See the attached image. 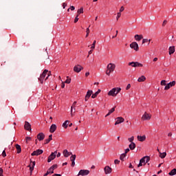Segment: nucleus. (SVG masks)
<instances>
[{
  "label": "nucleus",
  "mask_w": 176,
  "mask_h": 176,
  "mask_svg": "<svg viewBox=\"0 0 176 176\" xmlns=\"http://www.w3.org/2000/svg\"><path fill=\"white\" fill-rule=\"evenodd\" d=\"M47 72H49V70L45 69L43 72L41 74L40 77L38 78L39 82H41V84L43 83V80H45V78H46V75H47Z\"/></svg>",
  "instance_id": "1"
},
{
  "label": "nucleus",
  "mask_w": 176,
  "mask_h": 176,
  "mask_svg": "<svg viewBox=\"0 0 176 176\" xmlns=\"http://www.w3.org/2000/svg\"><path fill=\"white\" fill-rule=\"evenodd\" d=\"M90 174V170H86V169H81L78 174V176L81 175V176H86L89 175Z\"/></svg>",
  "instance_id": "2"
},
{
  "label": "nucleus",
  "mask_w": 176,
  "mask_h": 176,
  "mask_svg": "<svg viewBox=\"0 0 176 176\" xmlns=\"http://www.w3.org/2000/svg\"><path fill=\"white\" fill-rule=\"evenodd\" d=\"M152 116L146 112H145L142 116V120H151Z\"/></svg>",
  "instance_id": "3"
},
{
  "label": "nucleus",
  "mask_w": 176,
  "mask_h": 176,
  "mask_svg": "<svg viewBox=\"0 0 176 176\" xmlns=\"http://www.w3.org/2000/svg\"><path fill=\"white\" fill-rule=\"evenodd\" d=\"M56 155H57V151L51 153V155L48 157L47 162L50 163V162H52V160H54V159H56Z\"/></svg>",
  "instance_id": "4"
},
{
  "label": "nucleus",
  "mask_w": 176,
  "mask_h": 176,
  "mask_svg": "<svg viewBox=\"0 0 176 176\" xmlns=\"http://www.w3.org/2000/svg\"><path fill=\"white\" fill-rule=\"evenodd\" d=\"M130 47L131 49H133L135 50V52H138L140 47H138V43L137 42H133L132 43L130 44Z\"/></svg>",
  "instance_id": "5"
},
{
  "label": "nucleus",
  "mask_w": 176,
  "mask_h": 176,
  "mask_svg": "<svg viewBox=\"0 0 176 176\" xmlns=\"http://www.w3.org/2000/svg\"><path fill=\"white\" fill-rule=\"evenodd\" d=\"M129 65H131V67H133L134 68L137 67H144V65L138 62H130L128 64Z\"/></svg>",
  "instance_id": "6"
},
{
  "label": "nucleus",
  "mask_w": 176,
  "mask_h": 176,
  "mask_svg": "<svg viewBox=\"0 0 176 176\" xmlns=\"http://www.w3.org/2000/svg\"><path fill=\"white\" fill-rule=\"evenodd\" d=\"M42 153H43V150L42 149H37L36 151H34L31 155L32 156H39V155H42Z\"/></svg>",
  "instance_id": "7"
},
{
  "label": "nucleus",
  "mask_w": 176,
  "mask_h": 176,
  "mask_svg": "<svg viewBox=\"0 0 176 176\" xmlns=\"http://www.w3.org/2000/svg\"><path fill=\"white\" fill-rule=\"evenodd\" d=\"M115 68H116V65L113 63H109V65H107V69H109L112 72L115 71Z\"/></svg>",
  "instance_id": "8"
},
{
  "label": "nucleus",
  "mask_w": 176,
  "mask_h": 176,
  "mask_svg": "<svg viewBox=\"0 0 176 176\" xmlns=\"http://www.w3.org/2000/svg\"><path fill=\"white\" fill-rule=\"evenodd\" d=\"M82 69H83V67H82L80 65H77L74 67V72H77L78 74H79Z\"/></svg>",
  "instance_id": "9"
},
{
  "label": "nucleus",
  "mask_w": 176,
  "mask_h": 176,
  "mask_svg": "<svg viewBox=\"0 0 176 176\" xmlns=\"http://www.w3.org/2000/svg\"><path fill=\"white\" fill-rule=\"evenodd\" d=\"M116 120L115 126L120 124V123H123V122H124V118H123V117H118L116 118Z\"/></svg>",
  "instance_id": "10"
},
{
  "label": "nucleus",
  "mask_w": 176,
  "mask_h": 176,
  "mask_svg": "<svg viewBox=\"0 0 176 176\" xmlns=\"http://www.w3.org/2000/svg\"><path fill=\"white\" fill-rule=\"evenodd\" d=\"M104 171L106 175L111 174V173H112V168H111L109 166H106L104 168Z\"/></svg>",
  "instance_id": "11"
},
{
  "label": "nucleus",
  "mask_w": 176,
  "mask_h": 176,
  "mask_svg": "<svg viewBox=\"0 0 176 176\" xmlns=\"http://www.w3.org/2000/svg\"><path fill=\"white\" fill-rule=\"evenodd\" d=\"M173 86H175V81H172L169 83H168L164 88V90H168L170 87H173Z\"/></svg>",
  "instance_id": "12"
},
{
  "label": "nucleus",
  "mask_w": 176,
  "mask_h": 176,
  "mask_svg": "<svg viewBox=\"0 0 176 176\" xmlns=\"http://www.w3.org/2000/svg\"><path fill=\"white\" fill-rule=\"evenodd\" d=\"M91 94H93V91L91 90H88L85 98V101H89V98L91 97Z\"/></svg>",
  "instance_id": "13"
},
{
  "label": "nucleus",
  "mask_w": 176,
  "mask_h": 176,
  "mask_svg": "<svg viewBox=\"0 0 176 176\" xmlns=\"http://www.w3.org/2000/svg\"><path fill=\"white\" fill-rule=\"evenodd\" d=\"M25 130H27L28 131H31L32 129H31V124H30V122L25 121Z\"/></svg>",
  "instance_id": "14"
},
{
  "label": "nucleus",
  "mask_w": 176,
  "mask_h": 176,
  "mask_svg": "<svg viewBox=\"0 0 176 176\" xmlns=\"http://www.w3.org/2000/svg\"><path fill=\"white\" fill-rule=\"evenodd\" d=\"M63 154L65 157H68L69 156H72V152H69L68 150L65 149L63 151Z\"/></svg>",
  "instance_id": "15"
},
{
  "label": "nucleus",
  "mask_w": 176,
  "mask_h": 176,
  "mask_svg": "<svg viewBox=\"0 0 176 176\" xmlns=\"http://www.w3.org/2000/svg\"><path fill=\"white\" fill-rule=\"evenodd\" d=\"M37 139L38 141H43L45 140V134L43 133H40L37 135Z\"/></svg>",
  "instance_id": "16"
},
{
  "label": "nucleus",
  "mask_w": 176,
  "mask_h": 176,
  "mask_svg": "<svg viewBox=\"0 0 176 176\" xmlns=\"http://www.w3.org/2000/svg\"><path fill=\"white\" fill-rule=\"evenodd\" d=\"M76 159V155H72L70 157V160L72 162V167H74L75 166V160Z\"/></svg>",
  "instance_id": "17"
},
{
  "label": "nucleus",
  "mask_w": 176,
  "mask_h": 176,
  "mask_svg": "<svg viewBox=\"0 0 176 176\" xmlns=\"http://www.w3.org/2000/svg\"><path fill=\"white\" fill-rule=\"evenodd\" d=\"M108 96H112L113 97H115L116 95V88H113L109 93Z\"/></svg>",
  "instance_id": "18"
},
{
  "label": "nucleus",
  "mask_w": 176,
  "mask_h": 176,
  "mask_svg": "<svg viewBox=\"0 0 176 176\" xmlns=\"http://www.w3.org/2000/svg\"><path fill=\"white\" fill-rule=\"evenodd\" d=\"M56 130H57V126L55 124H52L50 128V132L54 133Z\"/></svg>",
  "instance_id": "19"
},
{
  "label": "nucleus",
  "mask_w": 176,
  "mask_h": 176,
  "mask_svg": "<svg viewBox=\"0 0 176 176\" xmlns=\"http://www.w3.org/2000/svg\"><path fill=\"white\" fill-rule=\"evenodd\" d=\"M137 138H138V141H140V142H144V141H145V140H146V136L138 135Z\"/></svg>",
  "instance_id": "20"
},
{
  "label": "nucleus",
  "mask_w": 176,
  "mask_h": 176,
  "mask_svg": "<svg viewBox=\"0 0 176 176\" xmlns=\"http://www.w3.org/2000/svg\"><path fill=\"white\" fill-rule=\"evenodd\" d=\"M32 165H29L28 167H30V174H32V171H34V167H35V162L31 161Z\"/></svg>",
  "instance_id": "21"
},
{
  "label": "nucleus",
  "mask_w": 176,
  "mask_h": 176,
  "mask_svg": "<svg viewBox=\"0 0 176 176\" xmlns=\"http://www.w3.org/2000/svg\"><path fill=\"white\" fill-rule=\"evenodd\" d=\"M134 38H135V41H138V42H140V41H141V39L144 38V36L142 34H140V35L136 34V35H135Z\"/></svg>",
  "instance_id": "22"
},
{
  "label": "nucleus",
  "mask_w": 176,
  "mask_h": 176,
  "mask_svg": "<svg viewBox=\"0 0 176 176\" xmlns=\"http://www.w3.org/2000/svg\"><path fill=\"white\" fill-rule=\"evenodd\" d=\"M145 159H146V157H142L140 160V163L138 165V167H141L142 166V163H144V164H146L145 163Z\"/></svg>",
  "instance_id": "23"
},
{
  "label": "nucleus",
  "mask_w": 176,
  "mask_h": 176,
  "mask_svg": "<svg viewBox=\"0 0 176 176\" xmlns=\"http://www.w3.org/2000/svg\"><path fill=\"white\" fill-rule=\"evenodd\" d=\"M175 52V47L172 46L169 47V54H174V52Z\"/></svg>",
  "instance_id": "24"
},
{
  "label": "nucleus",
  "mask_w": 176,
  "mask_h": 176,
  "mask_svg": "<svg viewBox=\"0 0 176 176\" xmlns=\"http://www.w3.org/2000/svg\"><path fill=\"white\" fill-rule=\"evenodd\" d=\"M53 135H50L48 139L45 140V144H49L53 140Z\"/></svg>",
  "instance_id": "25"
},
{
  "label": "nucleus",
  "mask_w": 176,
  "mask_h": 176,
  "mask_svg": "<svg viewBox=\"0 0 176 176\" xmlns=\"http://www.w3.org/2000/svg\"><path fill=\"white\" fill-rule=\"evenodd\" d=\"M129 149H131V151H134V149H135V143L132 142L129 144Z\"/></svg>",
  "instance_id": "26"
},
{
  "label": "nucleus",
  "mask_w": 176,
  "mask_h": 176,
  "mask_svg": "<svg viewBox=\"0 0 176 176\" xmlns=\"http://www.w3.org/2000/svg\"><path fill=\"white\" fill-rule=\"evenodd\" d=\"M100 93H101V90L98 89V91H96L95 94H92L91 98H96V97H97L98 96V94H100Z\"/></svg>",
  "instance_id": "27"
},
{
  "label": "nucleus",
  "mask_w": 176,
  "mask_h": 176,
  "mask_svg": "<svg viewBox=\"0 0 176 176\" xmlns=\"http://www.w3.org/2000/svg\"><path fill=\"white\" fill-rule=\"evenodd\" d=\"M146 80V78L144 76H142L138 79V82H145Z\"/></svg>",
  "instance_id": "28"
},
{
  "label": "nucleus",
  "mask_w": 176,
  "mask_h": 176,
  "mask_svg": "<svg viewBox=\"0 0 176 176\" xmlns=\"http://www.w3.org/2000/svg\"><path fill=\"white\" fill-rule=\"evenodd\" d=\"M54 172L53 171V169L52 168H49L48 170L47 171V173L45 174H44V176H47L49 175V174H53Z\"/></svg>",
  "instance_id": "29"
},
{
  "label": "nucleus",
  "mask_w": 176,
  "mask_h": 176,
  "mask_svg": "<svg viewBox=\"0 0 176 176\" xmlns=\"http://www.w3.org/2000/svg\"><path fill=\"white\" fill-rule=\"evenodd\" d=\"M166 156H167V153L166 152H164V153L160 152V157H161V159H164Z\"/></svg>",
  "instance_id": "30"
},
{
  "label": "nucleus",
  "mask_w": 176,
  "mask_h": 176,
  "mask_svg": "<svg viewBox=\"0 0 176 176\" xmlns=\"http://www.w3.org/2000/svg\"><path fill=\"white\" fill-rule=\"evenodd\" d=\"M115 112V107H113L111 110L109 111V113L105 116V118L109 116L111 113H113Z\"/></svg>",
  "instance_id": "31"
},
{
  "label": "nucleus",
  "mask_w": 176,
  "mask_h": 176,
  "mask_svg": "<svg viewBox=\"0 0 176 176\" xmlns=\"http://www.w3.org/2000/svg\"><path fill=\"white\" fill-rule=\"evenodd\" d=\"M15 146L17 150V153H21V146L19 144H16Z\"/></svg>",
  "instance_id": "32"
},
{
  "label": "nucleus",
  "mask_w": 176,
  "mask_h": 176,
  "mask_svg": "<svg viewBox=\"0 0 176 176\" xmlns=\"http://www.w3.org/2000/svg\"><path fill=\"white\" fill-rule=\"evenodd\" d=\"M68 123H69V120H66L63 124V127L65 129H67L68 127Z\"/></svg>",
  "instance_id": "33"
},
{
  "label": "nucleus",
  "mask_w": 176,
  "mask_h": 176,
  "mask_svg": "<svg viewBox=\"0 0 176 176\" xmlns=\"http://www.w3.org/2000/svg\"><path fill=\"white\" fill-rule=\"evenodd\" d=\"M176 175V169L173 168L170 173L169 175Z\"/></svg>",
  "instance_id": "34"
},
{
  "label": "nucleus",
  "mask_w": 176,
  "mask_h": 176,
  "mask_svg": "<svg viewBox=\"0 0 176 176\" xmlns=\"http://www.w3.org/2000/svg\"><path fill=\"white\" fill-rule=\"evenodd\" d=\"M124 157H126V153H122L121 154L120 157V160H124Z\"/></svg>",
  "instance_id": "35"
},
{
  "label": "nucleus",
  "mask_w": 176,
  "mask_h": 176,
  "mask_svg": "<svg viewBox=\"0 0 176 176\" xmlns=\"http://www.w3.org/2000/svg\"><path fill=\"white\" fill-rule=\"evenodd\" d=\"M75 105H76V101H75V102H73V104H72V107H71V109H72V112L73 111V109H74V112H75Z\"/></svg>",
  "instance_id": "36"
},
{
  "label": "nucleus",
  "mask_w": 176,
  "mask_h": 176,
  "mask_svg": "<svg viewBox=\"0 0 176 176\" xmlns=\"http://www.w3.org/2000/svg\"><path fill=\"white\" fill-rule=\"evenodd\" d=\"M96 42H97L96 41H94L93 44L91 45V49H92V50L96 49Z\"/></svg>",
  "instance_id": "37"
},
{
  "label": "nucleus",
  "mask_w": 176,
  "mask_h": 176,
  "mask_svg": "<svg viewBox=\"0 0 176 176\" xmlns=\"http://www.w3.org/2000/svg\"><path fill=\"white\" fill-rule=\"evenodd\" d=\"M50 168H52V171L54 172V170H56V168H57V164H54Z\"/></svg>",
  "instance_id": "38"
},
{
  "label": "nucleus",
  "mask_w": 176,
  "mask_h": 176,
  "mask_svg": "<svg viewBox=\"0 0 176 176\" xmlns=\"http://www.w3.org/2000/svg\"><path fill=\"white\" fill-rule=\"evenodd\" d=\"M78 14H80V13H83V8H80L77 11Z\"/></svg>",
  "instance_id": "39"
},
{
  "label": "nucleus",
  "mask_w": 176,
  "mask_h": 176,
  "mask_svg": "<svg viewBox=\"0 0 176 176\" xmlns=\"http://www.w3.org/2000/svg\"><path fill=\"white\" fill-rule=\"evenodd\" d=\"M47 74V76L45 78V80H47V79H49V76H51L52 75V72H48Z\"/></svg>",
  "instance_id": "40"
},
{
  "label": "nucleus",
  "mask_w": 176,
  "mask_h": 176,
  "mask_svg": "<svg viewBox=\"0 0 176 176\" xmlns=\"http://www.w3.org/2000/svg\"><path fill=\"white\" fill-rule=\"evenodd\" d=\"M128 141H129V142H131V144H132L133 141H134V136H132L131 138H129L128 139Z\"/></svg>",
  "instance_id": "41"
},
{
  "label": "nucleus",
  "mask_w": 176,
  "mask_h": 176,
  "mask_svg": "<svg viewBox=\"0 0 176 176\" xmlns=\"http://www.w3.org/2000/svg\"><path fill=\"white\" fill-rule=\"evenodd\" d=\"M145 163H148L150 160H151V158L148 156H145Z\"/></svg>",
  "instance_id": "42"
},
{
  "label": "nucleus",
  "mask_w": 176,
  "mask_h": 176,
  "mask_svg": "<svg viewBox=\"0 0 176 176\" xmlns=\"http://www.w3.org/2000/svg\"><path fill=\"white\" fill-rule=\"evenodd\" d=\"M116 89V94L117 95L118 93H120V91L122 90V89H120V87H117Z\"/></svg>",
  "instance_id": "43"
},
{
  "label": "nucleus",
  "mask_w": 176,
  "mask_h": 176,
  "mask_svg": "<svg viewBox=\"0 0 176 176\" xmlns=\"http://www.w3.org/2000/svg\"><path fill=\"white\" fill-rule=\"evenodd\" d=\"M122 16V13L118 12L117 13V17H116V20H119V19H120V16Z\"/></svg>",
  "instance_id": "44"
},
{
  "label": "nucleus",
  "mask_w": 176,
  "mask_h": 176,
  "mask_svg": "<svg viewBox=\"0 0 176 176\" xmlns=\"http://www.w3.org/2000/svg\"><path fill=\"white\" fill-rule=\"evenodd\" d=\"M112 72L111 71V70H109V69H107V70H106V74H107L108 75V76H109L110 75H111V73Z\"/></svg>",
  "instance_id": "45"
},
{
  "label": "nucleus",
  "mask_w": 176,
  "mask_h": 176,
  "mask_svg": "<svg viewBox=\"0 0 176 176\" xmlns=\"http://www.w3.org/2000/svg\"><path fill=\"white\" fill-rule=\"evenodd\" d=\"M161 85L162 86H167L166 84V80H163L161 81Z\"/></svg>",
  "instance_id": "46"
},
{
  "label": "nucleus",
  "mask_w": 176,
  "mask_h": 176,
  "mask_svg": "<svg viewBox=\"0 0 176 176\" xmlns=\"http://www.w3.org/2000/svg\"><path fill=\"white\" fill-rule=\"evenodd\" d=\"M67 78V79L65 81V83H67V84L71 83V78H69L68 76Z\"/></svg>",
  "instance_id": "47"
},
{
  "label": "nucleus",
  "mask_w": 176,
  "mask_h": 176,
  "mask_svg": "<svg viewBox=\"0 0 176 176\" xmlns=\"http://www.w3.org/2000/svg\"><path fill=\"white\" fill-rule=\"evenodd\" d=\"M78 17H79V14H78V15L76 16V18H75V19H74V23H78V21H79V18H78Z\"/></svg>",
  "instance_id": "48"
},
{
  "label": "nucleus",
  "mask_w": 176,
  "mask_h": 176,
  "mask_svg": "<svg viewBox=\"0 0 176 176\" xmlns=\"http://www.w3.org/2000/svg\"><path fill=\"white\" fill-rule=\"evenodd\" d=\"M89 34H90V29L88 28H87L86 38H87V36H89Z\"/></svg>",
  "instance_id": "49"
},
{
  "label": "nucleus",
  "mask_w": 176,
  "mask_h": 176,
  "mask_svg": "<svg viewBox=\"0 0 176 176\" xmlns=\"http://www.w3.org/2000/svg\"><path fill=\"white\" fill-rule=\"evenodd\" d=\"M119 163H120V161L119 160H114V164H119Z\"/></svg>",
  "instance_id": "50"
},
{
  "label": "nucleus",
  "mask_w": 176,
  "mask_h": 176,
  "mask_svg": "<svg viewBox=\"0 0 176 176\" xmlns=\"http://www.w3.org/2000/svg\"><path fill=\"white\" fill-rule=\"evenodd\" d=\"M148 38H143V40H142V43H148Z\"/></svg>",
  "instance_id": "51"
},
{
  "label": "nucleus",
  "mask_w": 176,
  "mask_h": 176,
  "mask_svg": "<svg viewBox=\"0 0 176 176\" xmlns=\"http://www.w3.org/2000/svg\"><path fill=\"white\" fill-rule=\"evenodd\" d=\"M2 174H3V169H2V168H0V176H3Z\"/></svg>",
  "instance_id": "52"
},
{
  "label": "nucleus",
  "mask_w": 176,
  "mask_h": 176,
  "mask_svg": "<svg viewBox=\"0 0 176 176\" xmlns=\"http://www.w3.org/2000/svg\"><path fill=\"white\" fill-rule=\"evenodd\" d=\"M2 156L3 157H6V151H5V150L3 151V153H2Z\"/></svg>",
  "instance_id": "53"
},
{
  "label": "nucleus",
  "mask_w": 176,
  "mask_h": 176,
  "mask_svg": "<svg viewBox=\"0 0 176 176\" xmlns=\"http://www.w3.org/2000/svg\"><path fill=\"white\" fill-rule=\"evenodd\" d=\"M25 140L26 142H28V141H31V137H26Z\"/></svg>",
  "instance_id": "54"
},
{
  "label": "nucleus",
  "mask_w": 176,
  "mask_h": 176,
  "mask_svg": "<svg viewBox=\"0 0 176 176\" xmlns=\"http://www.w3.org/2000/svg\"><path fill=\"white\" fill-rule=\"evenodd\" d=\"M123 10H124V7L122 6L120 9V13H122V12H123Z\"/></svg>",
  "instance_id": "55"
},
{
  "label": "nucleus",
  "mask_w": 176,
  "mask_h": 176,
  "mask_svg": "<svg viewBox=\"0 0 176 176\" xmlns=\"http://www.w3.org/2000/svg\"><path fill=\"white\" fill-rule=\"evenodd\" d=\"M130 87H131V85L128 84L126 87V90H129V89H130Z\"/></svg>",
  "instance_id": "56"
},
{
  "label": "nucleus",
  "mask_w": 176,
  "mask_h": 176,
  "mask_svg": "<svg viewBox=\"0 0 176 176\" xmlns=\"http://www.w3.org/2000/svg\"><path fill=\"white\" fill-rule=\"evenodd\" d=\"M129 152H130V148H126V150H125V155H127V153H129Z\"/></svg>",
  "instance_id": "57"
},
{
  "label": "nucleus",
  "mask_w": 176,
  "mask_h": 176,
  "mask_svg": "<svg viewBox=\"0 0 176 176\" xmlns=\"http://www.w3.org/2000/svg\"><path fill=\"white\" fill-rule=\"evenodd\" d=\"M166 24H167V21L164 20L163 23H162V27H164V25H166Z\"/></svg>",
  "instance_id": "58"
},
{
  "label": "nucleus",
  "mask_w": 176,
  "mask_h": 176,
  "mask_svg": "<svg viewBox=\"0 0 176 176\" xmlns=\"http://www.w3.org/2000/svg\"><path fill=\"white\" fill-rule=\"evenodd\" d=\"M61 87L62 89H64L65 87V83L64 82H62Z\"/></svg>",
  "instance_id": "59"
},
{
  "label": "nucleus",
  "mask_w": 176,
  "mask_h": 176,
  "mask_svg": "<svg viewBox=\"0 0 176 176\" xmlns=\"http://www.w3.org/2000/svg\"><path fill=\"white\" fill-rule=\"evenodd\" d=\"M67 6V3H63V9H65V7Z\"/></svg>",
  "instance_id": "60"
},
{
  "label": "nucleus",
  "mask_w": 176,
  "mask_h": 176,
  "mask_svg": "<svg viewBox=\"0 0 176 176\" xmlns=\"http://www.w3.org/2000/svg\"><path fill=\"white\" fill-rule=\"evenodd\" d=\"M70 9H71V10H75V7H74V6H72L70 7Z\"/></svg>",
  "instance_id": "61"
},
{
  "label": "nucleus",
  "mask_w": 176,
  "mask_h": 176,
  "mask_svg": "<svg viewBox=\"0 0 176 176\" xmlns=\"http://www.w3.org/2000/svg\"><path fill=\"white\" fill-rule=\"evenodd\" d=\"M60 156H61V153H58L56 155L57 157H60Z\"/></svg>",
  "instance_id": "62"
},
{
  "label": "nucleus",
  "mask_w": 176,
  "mask_h": 176,
  "mask_svg": "<svg viewBox=\"0 0 176 176\" xmlns=\"http://www.w3.org/2000/svg\"><path fill=\"white\" fill-rule=\"evenodd\" d=\"M52 176H61L60 174L55 173Z\"/></svg>",
  "instance_id": "63"
},
{
  "label": "nucleus",
  "mask_w": 176,
  "mask_h": 176,
  "mask_svg": "<svg viewBox=\"0 0 176 176\" xmlns=\"http://www.w3.org/2000/svg\"><path fill=\"white\" fill-rule=\"evenodd\" d=\"M89 75H90V72H87V73L85 74V76H89Z\"/></svg>",
  "instance_id": "64"
}]
</instances>
